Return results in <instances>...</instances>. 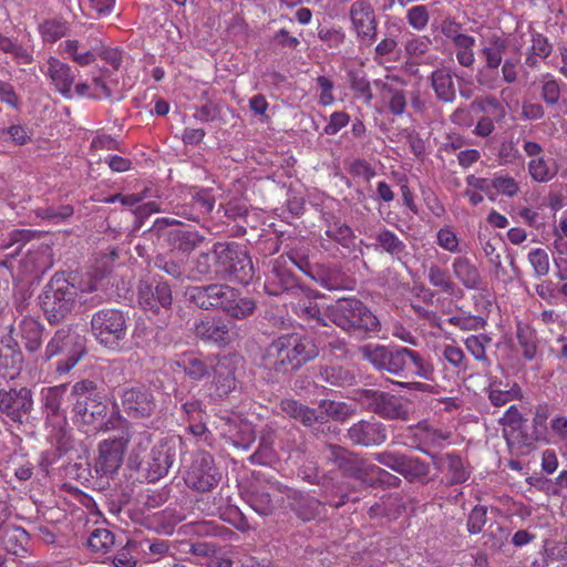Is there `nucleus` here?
I'll use <instances>...</instances> for the list:
<instances>
[{
    "mask_svg": "<svg viewBox=\"0 0 567 567\" xmlns=\"http://www.w3.org/2000/svg\"><path fill=\"white\" fill-rule=\"evenodd\" d=\"M2 543L9 554L20 556L25 551L29 534L20 526H9L3 532Z\"/></svg>",
    "mask_w": 567,
    "mask_h": 567,
    "instance_id": "obj_42",
    "label": "nucleus"
},
{
    "mask_svg": "<svg viewBox=\"0 0 567 567\" xmlns=\"http://www.w3.org/2000/svg\"><path fill=\"white\" fill-rule=\"evenodd\" d=\"M66 22L48 20L40 25V32L44 41L55 42L66 34Z\"/></svg>",
    "mask_w": 567,
    "mask_h": 567,
    "instance_id": "obj_59",
    "label": "nucleus"
},
{
    "mask_svg": "<svg viewBox=\"0 0 567 567\" xmlns=\"http://www.w3.org/2000/svg\"><path fill=\"white\" fill-rule=\"evenodd\" d=\"M230 286L226 284H209L205 286L188 287L185 296L190 303L203 310H220L225 307L231 295Z\"/></svg>",
    "mask_w": 567,
    "mask_h": 567,
    "instance_id": "obj_18",
    "label": "nucleus"
},
{
    "mask_svg": "<svg viewBox=\"0 0 567 567\" xmlns=\"http://www.w3.org/2000/svg\"><path fill=\"white\" fill-rule=\"evenodd\" d=\"M173 464V455L166 445L153 446L136 464L137 470L145 473L148 482H156L167 474Z\"/></svg>",
    "mask_w": 567,
    "mask_h": 567,
    "instance_id": "obj_23",
    "label": "nucleus"
},
{
    "mask_svg": "<svg viewBox=\"0 0 567 567\" xmlns=\"http://www.w3.org/2000/svg\"><path fill=\"white\" fill-rule=\"evenodd\" d=\"M348 75L352 91L363 99L367 104H370L373 100V94L364 71L361 69L351 70Z\"/></svg>",
    "mask_w": 567,
    "mask_h": 567,
    "instance_id": "obj_52",
    "label": "nucleus"
},
{
    "mask_svg": "<svg viewBox=\"0 0 567 567\" xmlns=\"http://www.w3.org/2000/svg\"><path fill=\"white\" fill-rule=\"evenodd\" d=\"M276 492L282 493L278 484L257 485L252 487L247 502L257 514L269 516L276 509Z\"/></svg>",
    "mask_w": 567,
    "mask_h": 567,
    "instance_id": "obj_30",
    "label": "nucleus"
},
{
    "mask_svg": "<svg viewBox=\"0 0 567 567\" xmlns=\"http://www.w3.org/2000/svg\"><path fill=\"white\" fill-rule=\"evenodd\" d=\"M43 72L49 76L51 84L62 96L65 99L72 97V85L75 76L69 64L54 56H50L47 60V70Z\"/></svg>",
    "mask_w": 567,
    "mask_h": 567,
    "instance_id": "obj_28",
    "label": "nucleus"
},
{
    "mask_svg": "<svg viewBox=\"0 0 567 567\" xmlns=\"http://www.w3.org/2000/svg\"><path fill=\"white\" fill-rule=\"evenodd\" d=\"M33 404V393L28 386L0 389V413L14 423H25Z\"/></svg>",
    "mask_w": 567,
    "mask_h": 567,
    "instance_id": "obj_13",
    "label": "nucleus"
},
{
    "mask_svg": "<svg viewBox=\"0 0 567 567\" xmlns=\"http://www.w3.org/2000/svg\"><path fill=\"white\" fill-rule=\"evenodd\" d=\"M326 235L344 250L343 256H351L359 259L363 256L360 245L355 244V234L353 229L339 218H332L327 223Z\"/></svg>",
    "mask_w": 567,
    "mask_h": 567,
    "instance_id": "obj_25",
    "label": "nucleus"
},
{
    "mask_svg": "<svg viewBox=\"0 0 567 567\" xmlns=\"http://www.w3.org/2000/svg\"><path fill=\"white\" fill-rule=\"evenodd\" d=\"M213 254L216 256L218 277L234 276L241 282L254 277L251 258L247 250L236 243H215Z\"/></svg>",
    "mask_w": 567,
    "mask_h": 567,
    "instance_id": "obj_9",
    "label": "nucleus"
},
{
    "mask_svg": "<svg viewBox=\"0 0 567 567\" xmlns=\"http://www.w3.org/2000/svg\"><path fill=\"white\" fill-rule=\"evenodd\" d=\"M90 332L103 348L120 352L127 342L128 318L115 308H103L91 317Z\"/></svg>",
    "mask_w": 567,
    "mask_h": 567,
    "instance_id": "obj_7",
    "label": "nucleus"
},
{
    "mask_svg": "<svg viewBox=\"0 0 567 567\" xmlns=\"http://www.w3.org/2000/svg\"><path fill=\"white\" fill-rule=\"evenodd\" d=\"M430 20V13L424 4H417L406 11V21L411 28L422 31L426 28Z\"/></svg>",
    "mask_w": 567,
    "mask_h": 567,
    "instance_id": "obj_62",
    "label": "nucleus"
},
{
    "mask_svg": "<svg viewBox=\"0 0 567 567\" xmlns=\"http://www.w3.org/2000/svg\"><path fill=\"white\" fill-rule=\"evenodd\" d=\"M298 279L287 268L275 266L265 282V291L270 296H279L286 291L299 289Z\"/></svg>",
    "mask_w": 567,
    "mask_h": 567,
    "instance_id": "obj_33",
    "label": "nucleus"
},
{
    "mask_svg": "<svg viewBox=\"0 0 567 567\" xmlns=\"http://www.w3.org/2000/svg\"><path fill=\"white\" fill-rule=\"evenodd\" d=\"M35 215L42 219L58 224L73 215V207L71 205L39 207L35 209Z\"/></svg>",
    "mask_w": 567,
    "mask_h": 567,
    "instance_id": "obj_56",
    "label": "nucleus"
},
{
    "mask_svg": "<svg viewBox=\"0 0 567 567\" xmlns=\"http://www.w3.org/2000/svg\"><path fill=\"white\" fill-rule=\"evenodd\" d=\"M492 190L495 197L499 194L514 197L519 192V185L513 177L499 175L492 178Z\"/></svg>",
    "mask_w": 567,
    "mask_h": 567,
    "instance_id": "obj_57",
    "label": "nucleus"
},
{
    "mask_svg": "<svg viewBox=\"0 0 567 567\" xmlns=\"http://www.w3.org/2000/svg\"><path fill=\"white\" fill-rule=\"evenodd\" d=\"M193 332L202 341L218 346L229 344L234 338L230 323L221 317H207L195 322Z\"/></svg>",
    "mask_w": 567,
    "mask_h": 567,
    "instance_id": "obj_22",
    "label": "nucleus"
},
{
    "mask_svg": "<svg viewBox=\"0 0 567 567\" xmlns=\"http://www.w3.org/2000/svg\"><path fill=\"white\" fill-rule=\"evenodd\" d=\"M205 240V236L190 226L176 227L165 233V241L172 251L189 255Z\"/></svg>",
    "mask_w": 567,
    "mask_h": 567,
    "instance_id": "obj_27",
    "label": "nucleus"
},
{
    "mask_svg": "<svg viewBox=\"0 0 567 567\" xmlns=\"http://www.w3.org/2000/svg\"><path fill=\"white\" fill-rule=\"evenodd\" d=\"M502 381L494 379L489 382L486 391L488 399L494 406H503L513 400H518L523 396L522 389L518 384L514 383L511 388H502Z\"/></svg>",
    "mask_w": 567,
    "mask_h": 567,
    "instance_id": "obj_40",
    "label": "nucleus"
},
{
    "mask_svg": "<svg viewBox=\"0 0 567 567\" xmlns=\"http://www.w3.org/2000/svg\"><path fill=\"white\" fill-rule=\"evenodd\" d=\"M349 18L357 39L370 47L378 39V18L374 8L368 0H355L350 6Z\"/></svg>",
    "mask_w": 567,
    "mask_h": 567,
    "instance_id": "obj_15",
    "label": "nucleus"
},
{
    "mask_svg": "<svg viewBox=\"0 0 567 567\" xmlns=\"http://www.w3.org/2000/svg\"><path fill=\"white\" fill-rule=\"evenodd\" d=\"M318 355L319 347L312 337L286 333L277 337L266 347L260 365L267 372V381L277 383Z\"/></svg>",
    "mask_w": 567,
    "mask_h": 567,
    "instance_id": "obj_1",
    "label": "nucleus"
},
{
    "mask_svg": "<svg viewBox=\"0 0 567 567\" xmlns=\"http://www.w3.org/2000/svg\"><path fill=\"white\" fill-rule=\"evenodd\" d=\"M228 295H231L230 298H227L228 301L224 312L235 319H245L251 316L256 309V302L250 297H244L241 292L230 286V291Z\"/></svg>",
    "mask_w": 567,
    "mask_h": 567,
    "instance_id": "obj_36",
    "label": "nucleus"
},
{
    "mask_svg": "<svg viewBox=\"0 0 567 567\" xmlns=\"http://www.w3.org/2000/svg\"><path fill=\"white\" fill-rule=\"evenodd\" d=\"M220 478L214 457L207 452H199L187 471L185 483L189 488L205 493L214 488Z\"/></svg>",
    "mask_w": 567,
    "mask_h": 567,
    "instance_id": "obj_14",
    "label": "nucleus"
},
{
    "mask_svg": "<svg viewBox=\"0 0 567 567\" xmlns=\"http://www.w3.org/2000/svg\"><path fill=\"white\" fill-rule=\"evenodd\" d=\"M431 87L435 97L442 103H453L456 99V86L454 74L447 66H441L434 70L430 76Z\"/></svg>",
    "mask_w": 567,
    "mask_h": 567,
    "instance_id": "obj_31",
    "label": "nucleus"
},
{
    "mask_svg": "<svg viewBox=\"0 0 567 567\" xmlns=\"http://www.w3.org/2000/svg\"><path fill=\"white\" fill-rule=\"evenodd\" d=\"M528 171L532 178L540 183L550 181L556 174L555 171L550 169L543 157L530 161L528 164Z\"/></svg>",
    "mask_w": 567,
    "mask_h": 567,
    "instance_id": "obj_64",
    "label": "nucleus"
},
{
    "mask_svg": "<svg viewBox=\"0 0 567 567\" xmlns=\"http://www.w3.org/2000/svg\"><path fill=\"white\" fill-rule=\"evenodd\" d=\"M72 411L82 424L97 425L102 431L114 427L113 420H122L120 411L107 419L109 403L104 392L89 379L75 382L71 389Z\"/></svg>",
    "mask_w": 567,
    "mask_h": 567,
    "instance_id": "obj_4",
    "label": "nucleus"
},
{
    "mask_svg": "<svg viewBox=\"0 0 567 567\" xmlns=\"http://www.w3.org/2000/svg\"><path fill=\"white\" fill-rule=\"evenodd\" d=\"M433 465L442 474V483L454 486L465 483L471 470L463 458L456 453L432 454Z\"/></svg>",
    "mask_w": 567,
    "mask_h": 567,
    "instance_id": "obj_21",
    "label": "nucleus"
},
{
    "mask_svg": "<svg viewBox=\"0 0 567 567\" xmlns=\"http://www.w3.org/2000/svg\"><path fill=\"white\" fill-rule=\"evenodd\" d=\"M274 431L267 429L262 431L260 436L259 446L255 453L249 456L252 464L267 465L274 458Z\"/></svg>",
    "mask_w": 567,
    "mask_h": 567,
    "instance_id": "obj_48",
    "label": "nucleus"
},
{
    "mask_svg": "<svg viewBox=\"0 0 567 567\" xmlns=\"http://www.w3.org/2000/svg\"><path fill=\"white\" fill-rule=\"evenodd\" d=\"M319 408L321 409L320 413L324 415V424L328 422L327 417H331L338 422H344L355 414V409L347 402L321 400Z\"/></svg>",
    "mask_w": 567,
    "mask_h": 567,
    "instance_id": "obj_46",
    "label": "nucleus"
},
{
    "mask_svg": "<svg viewBox=\"0 0 567 567\" xmlns=\"http://www.w3.org/2000/svg\"><path fill=\"white\" fill-rule=\"evenodd\" d=\"M101 49L102 40L94 34L82 37L81 39H69L63 43V51L74 63L81 66L93 63Z\"/></svg>",
    "mask_w": 567,
    "mask_h": 567,
    "instance_id": "obj_24",
    "label": "nucleus"
},
{
    "mask_svg": "<svg viewBox=\"0 0 567 567\" xmlns=\"http://www.w3.org/2000/svg\"><path fill=\"white\" fill-rule=\"evenodd\" d=\"M285 489L289 499L290 509L302 522H310L320 515L323 507L320 501L299 491L290 489L287 487Z\"/></svg>",
    "mask_w": 567,
    "mask_h": 567,
    "instance_id": "obj_29",
    "label": "nucleus"
},
{
    "mask_svg": "<svg viewBox=\"0 0 567 567\" xmlns=\"http://www.w3.org/2000/svg\"><path fill=\"white\" fill-rule=\"evenodd\" d=\"M516 339L522 349V355L527 361L536 359L538 353V339L534 329L528 324L518 323Z\"/></svg>",
    "mask_w": 567,
    "mask_h": 567,
    "instance_id": "obj_41",
    "label": "nucleus"
},
{
    "mask_svg": "<svg viewBox=\"0 0 567 567\" xmlns=\"http://www.w3.org/2000/svg\"><path fill=\"white\" fill-rule=\"evenodd\" d=\"M239 362L237 355H223L212 365L213 381L209 388V396L214 400H224L236 390V371Z\"/></svg>",
    "mask_w": 567,
    "mask_h": 567,
    "instance_id": "obj_16",
    "label": "nucleus"
},
{
    "mask_svg": "<svg viewBox=\"0 0 567 567\" xmlns=\"http://www.w3.org/2000/svg\"><path fill=\"white\" fill-rule=\"evenodd\" d=\"M370 477L373 478L374 486L378 483L385 487L398 488L402 484V480L399 476L375 464H372L370 467Z\"/></svg>",
    "mask_w": 567,
    "mask_h": 567,
    "instance_id": "obj_60",
    "label": "nucleus"
},
{
    "mask_svg": "<svg viewBox=\"0 0 567 567\" xmlns=\"http://www.w3.org/2000/svg\"><path fill=\"white\" fill-rule=\"evenodd\" d=\"M375 247L390 256L401 259L406 252V245L391 230L383 228L375 235Z\"/></svg>",
    "mask_w": 567,
    "mask_h": 567,
    "instance_id": "obj_43",
    "label": "nucleus"
},
{
    "mask_svg": "<svg viewBox=\"0 0 567 567\" xmlns=\"http://www.w3.org/2000/svg\"><path fill=\"white\" fill-rule=\"evenodd\" d=\"M86 353L83 338L76 333L72 326L59 328L47 343L41 354L43 361H49L56 355H64L56 363V372L68 373Z\"/></svg>",
    "mask_w": 567,
    "mask_h": 567,
    "instance_id": "obj_8",
    "label": "nucleus"
},
{
    "mask_svg": "<svg viewBox=\"0 0 567 567\" xmlns=\"http://www.w3.org/2000/svg\"><path fill=\"white\" fill-rule=\"evenodd\" d=\"M137 545L136 540L128 539L113 557V565L115 567H136L137 559L133 551L137 548Z\"/></svg>",
    "mask_w": 567,
    "mask_h": 567,
    "instance_id": "obj_58",
    "label": "nucleus"
},
{
    "mask_svg": "<svg viewBox=\"0 0 567 567\" xmlns=\"http://www.w3.org/2000/svg\"><path fill=\"white\" fill-rule=\"evenodd\" d=\"M368 461L363 457H359L358 454L352 452L350 456L339 467L342 476L361 481L369 486H374L373 478L370 477V467Z\"/></svg>",
    "mask_w": 567,
    "mask_h": 567,
    "instance_id": "obj_35",
    "label": "nucleus"
},
{
    "mask_svg": "<svg viewBox=\"0 0 567 567\" xmlns=\"http://www.w3.org/2000/svg\"><path fill=\"white\" fill-rule=\"evenodd\" d=\"M327 316L344 332L364 338L379 333L382 328L377 315L355 297L338 299L327 308Z\"/></svg>",
    "mask_w": 567,
    "mask_h": 567,
    "instance_id": "obj_5",
    "label": "nucleus"
},
{
    "mask_svg": "<svg viewBox=\"0 0 567 567\" xmlns=\"http://www.w3.org/2000/svg\"><path fill=\"white\" fill-rule=\"evenodd\" d=\"M373 458L386 468L402 475L411 484L425 485L430 482V463L417 456L400 451H382L373 454Z\"/></svg>",
    "mask_w": 567,
    "mask_h": 567,
    "instance_id": "obj_10",
    "label": "nucleus"
},
{
    "mask_svg": "<svg viewBox=\"0 0 567 567\" xmlns=\"http://www.w3.org/2000/svg\"><path fill=\"white\" fill-rule=\"evenodd\" d=\"M346 439L353 445L360 447H375L388 440V427L374 416L361 419L347 430Z\"/></svg>",
    "mask_w": 567,
    "mask_h": 567,
    "instance_id": "obj_17",
    "label": "nucleus"
},
{
    "mask_svg": "<svg viewBox=\"0 0 567 567\" xmlns=\"http://www.w3.org/2000/svg\"><path fill=\"white\" fill-rule=\"evenodd\" d=\"M96 290L95 284L83 281L76 272H55L39 296L40 307L50 324L62 322L83 293Z\"/></svg>",
    "mask_w": 567,
    "mask_h": 567,
    "instance_id": "obj_3",
    "label": "nucleus"
},
{
    "mask_svg": "<svg viewBox=\"0 0 567 567\" xmlns=\"http://www.w3.org/2000/svg\"><path fill=\"white\" fill-rule=\"evenodd\" d=\"M193 272L205 278H219L216 256L213 252H200L194 260Z\"/></svg>",
    "mask_w": 567,
    "mask_h": 567,
    "instance_id": "obj_53",
    "label": "nucleus"
},
{
    "mask_svg": "<svg viewBox=\"0 0 567 567\" xmlns=\"http://www.w3.org/2000/svg\"><path fill=\"white\" fill-rule=\"evenodd\" d=\"M454 277L468 290L481 289L483 278L476 267L467 257L460 256L454 258L452 264Z\"/></svg>",
    "mask_w": 567,
    "mask_h": 567,
    "instance_id": "obj_34",
    "label": "nucleus"
},
{
    "mask_svg": "<svg viewBox=\"0 0 567 567\" xmlns=\"http://www.w3.org/2000/svg\"><path fill=\"white\" fill-rule=\"evenodd\" d=\"M35 237V231L30 229H14L10 231L6 239L0 244V251H4L6 257H18L23 247Z\"/></svg>",
    "mask_w": 567,
    "mask_h": 567,
    "instance_id": "obj_39",
    "label": "nucleus"
},
{
    "mask_svg": "<svg viewBox=\"0 0 567 567\" xmlns=\"http://www.w3.org/2000/svg\"><path fill=\"white\" fill-rule=\"evenodd\" d=\"M363 360L377 371L385 372L399 379L415 375L432 381L434 367L421 353L402 346H384L368 343L359 348Z\"/></svg>",
    "mask_w": 567,
    "mask_h": 567,
    "instance_id": "obj_2",
    "label": "nucleus"
},
{
    "mask_svg": "<svg viewBox=\"0 0 567 567\" xmlns=\"http://www.w3.org/2000/svg\"><path fill=\"white\" fill-rule=\"evenodd\" d=\"M137 300L145 311L158 313L161 308L169 309L173 302L172 288L166 281L141 280L137 286Z\"/></svg>",
    "mask_w": 567,
    "mask_h": 567,
    "instance_id": "obj_19",
    "label": "nucleus"
},
{
    "mask_svg": "<svg viewBox=\"0 0 567 567\" xmlns=\"http://www.w3.org/2000/svg\"><path fill=\"white\" fill-rule=\"evenodd\" d=\"M508 48L506 39L492 35L488 40V45L482 49V55L485 58V65L488 69H498L503 62V54Z\"/></svg>",
    "mask_w": 567,
    "mask_h": 567,
    "instance_id": "obj_45",
    "label": "nucleus"
},
{
    "mask_svg": "<svg viewBox=\"0 0 567 567\" xmlns=\"http://www.w3.org/2000/svg\"><path fill=\"white\" fill-rule=\"evenodd\" d=\"M43 330V324L38 320L31 317L22 319L20 323V333L27 351L33 353L40 350Z\"/></svg>",
    "mask_w": 567,
    "mask_h": 567,
    "instance_id": "obj_38",
    "label": "nucleus"
},
{
    "mask_svg": "<svg viewBox=\"0 0 567 567\" xmlns=\"http://www.w3.org/2000/svg\"><path fill=\"white\" fill-rule=\"evenodd\" d=\"M178 367L183 368L185 374L194 381H200L210 375L212 365L198 358H189L183 362H178Z\"/></svg>",
    "mask_w": 567,
    "mask_h": 567,
    "instance_id": "obj_55",
    "label": "nucleus"
},
{
    "mask_svg": "<svg viewBox=\"0 0 567 567\" xmlns=\"http://www.w3.org/2000/svg\"><path fill=\"white\" fill-rule=\"evenodd\" d=\"M227 425V435L233 444L245 450L249 449L256 439L252 424L240 419H234L228 420Z\"/></svg>",
    "mask_w": 567,
    "mask_h": 567,
    "instance_id": "obj_37",
    "label": "nucleus"
},
{
    "mask_svg": "<svg viewBox=\"0 0 567 567\" xmlns=\"http://www.w3.org/2000/svg\"><path fill=\"white\" fill-rule=\"evenodd\" d=\"M429 282L439 288L442 292L453 295L456 289L455 282L451 279L449 272L440 266L432 264L427 270Z\"/></svg>",
    "mask_w": 567,
    "mask_h": 567,
    "instance_id": "obj_51",
    "label": "nucleus"
},
{
    "mask_svg": "<svg viewBox=\"0 0 567 567\" xmlns=\"http://www.w3.org/2000/svg\"><path fill=\"white\" fill-rule=\"evenodd\" d=\"M492 342V338L485 333H481L478 336H471L465 339L466 349L472 353V355L478 360L484 362L486 365H489L491 361L486 355V347Z\"/></svg>",
    "mask_w": 567,
    "mask_h": 567,
    "instance_id": "obj_54",
    "label": "nucleus"
},
{
    "mask_svg": "<svg viewBox=\"0 0 567 567\" xmlns=\"http://www.w3.org/2000/svg\"><path fill=\"white\" fill-rule=\"evenodd\" d=\"M66 393V384L49 386L42 390V409L45 423L58 429L56 441L60 450H68L66 432L63 427L66 421L63 400Z\"/></svg>",
    "mask_w": 567,
    "mask_h": 567,
    "instance_id": "obj_12",
    "label": "nucleus"
},
{
    "mask_svg": "<svg viewBox=\"0 0 567 567\" xmlns=\"http://www.w3.org/2000/svg\"><path fill=\"white\" fill-rule=\"evenodd\" d=\"M487 522V507L476 505L470 512L466 523L467 532L472 535L480 534Z\"/></svg>",
    "mask_w": 567,
    "mask_h": 567,
    "instance_id": "obj_63",
    "label": "nucleus"
},
{
    "mask_svg": "<svg viewBox=\"0 0 567 567\" xmlns=\"http://www.w3.org/2000/svg\"><path fill=\"white\" fill-rule=\"evenodd\" d=\"M349 399L384 420L408 421L410 417V401L389 391L358 388L352 390Z\"/></svg>",
    "mask_w": 567,
    "mask_h": 567,
    "instance_id": "obj_6",
    "label": "nucleus"
},
{
    "mask_svg": "<svg viewBox=\"0 0 567 567\" xmlns=\"http://www.w3.org/2000/svg\"><path fill=\"white\" fill-rule=\"evenodd\" d=\"M115 545V535L107 528H95L87 537L86 546L91 553L105 555L110 553Z\"/></svg>",
    "mask_w": 567,
    "mask_h": 567,
    "instance_id": "obj_44",
    "label": "nucleus"
},
{
    "mask_svg": "<svg viewBox=\"0 0 567 567\" xmlns=\"http://www.w3.org/2000/svg\"><path fill=\"white\" fill-rule=\"evenodd\" d=\"M551 414V408L547 403H542L536 406L535 415L533 417V432L539 436L542 441L546 440L547 420Z\"/></svg>",
    "mask_w": 567,
    "mask_h": 567,
    "instance_id": "obj_61",
    "label": "nucleus"
},
{
    "mask_svg": "<svg viewBox=\"0 0 567 567\" xmlns=\"http://www.w3.org/2000/svg\"><path fill=\"white\" fill-rule=\"evenodd\" d=\"M377 86L381 87L384 97L389 99L388 107L393 115H402L406 107V96L403 90L393 87L392 85L375 81Z\"/></svg>",
    "mask_w": 567,
    "mask_h": 567,
    "instance_id": "obj_49",
    "label": "nucleus"
},
{
    "mask_svg": "<svg viewBox=\"0 0 567 567\" xmlns=\"http://www.w3.org/2000/svg\"><path fill=\"white\" fill-rule=\"evenodd\" d=\"M123 412L131 419H148L157 408L154 391L145 383H125L117 391Z\"/></svg>",
    "mask_w": 567,
    "mask_h": 567,
    "instance_id": "obj_11",
    "label": "nucleus"
},
{
    "mask_svg": "<svg viewBox=\"0 0 567 567\" xmlns=\"http://www.w3.org/2000/svg\"><path fill=\"white\" fill-rule=\"evenodd\" d=\"M127 444V436L102 441L99 444V455L94 465L95 472L101 476L114 474L122 464Z\"/></svg>",
    "mask_w": 567,
    "mask_h": 567,
    "instance_id": "obj_20",
    "label": "nucleus"
},
{
    "mask_svg": "<svg viewBox=\"0 0 567 567\" xmlns=\"http://www.w3.org/2000/svg\"><path fill=\"white\" fill-rule=\"evenodd\" d=\"M154 267L164 271L167 276L181 280L186 271V262L168 255H157L154 258Z\"/></svg>",
    "mask_w": 567,
    "mask_h": 567,
    "instance_id": "obj_50",
    "label": "nucleus"
},
{
    "mask_svg": "<svg viewBox=\"0 0 567 567\" xmlns=\"http://www.w3.org/2000/svg\"><path fill=\"white\" fill-rule=\"evenodd\" d=\"M281 411L289 417L300 422L303 426L318 431L324 425V415L316 409L300 403L295 399H284L280 402Z\"/></svg>",
    "mask_w": 567,
    "mask_h": 567,
    "instance_id": "obj_26",
    "label": "nucleus"
},
{
    "mask_svg": "<svg viewBox=\"0 0 567 567\" xmlns=\"http://www.w3.org/2000/svg\"><path fill=\"white\" fill-rule=\"evenodd\" d=\"M316 378L330 386L347 388L355 384L354 371L340 364H320Z\"/></svg>",
    "mask_w": 567,
    "mask_h": 567,
    "instance_id": "obj_32",
    "label": "nucleus"
},
{
    "mask_svg": "<svg viewBox=\"0 0 567 567\" xmlns=\"http://www.w3.org/2000/svg\"><path fill=\"white\" fill-rule=\"evenodd\" d=\"M526 420L515 405H511L505 414L499 419V424L504 426L503 436L508 445L514 442V433L525 425Z\"/></svg>",
    "mask_w": 567,
    "mask_h": 567,
    "instance_id": "obj_47",
    "label": "nucleus"
}]
</instances>
